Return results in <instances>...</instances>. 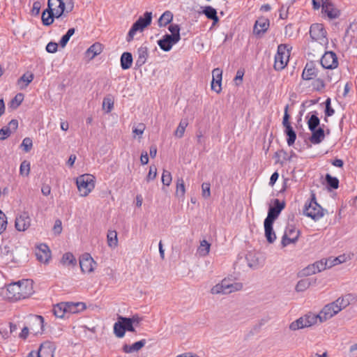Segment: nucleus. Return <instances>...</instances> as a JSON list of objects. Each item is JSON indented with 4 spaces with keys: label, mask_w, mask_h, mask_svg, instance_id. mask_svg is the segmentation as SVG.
Masks as SVG:
<instances>
[{
    "label": "nucleus",
    "mask_w": 357,
    "mask_h": 357,
    "mask_svg": "<svg viewBox=\"0 0 357 357\" xmlns=\"http://www.w3.org/2000/svg\"><path fill=\"white\" fill-rule=\"evenodd\" d=\"M33 293V282L30 280H23L13 282L7 286L6 296L11 301L25 299Z\"/></svg>",
    "instance_id": "f257e3e1"
},
{
    "label": "nucleus",
    "mask_w": 357,
    "mask_h": 357,
    "mask_svg": "<svg viewBox=\"0 0 357 357\" xmlns=\"http://www.w3.org/2000/svg\"><path fill=\"white\" fill-rule=\"evenodd\" d=\"M303 211L304 215L315 221L321 219L324 215V210L317 202L314 193L312 194L311 199L305 202Z\"/></svg>",
    "instance_id": "f03ea898"
},
{
    "label": "nucleus",
    "mask_w": 357,
    "mask_h": 357,
    "mask_svg": "<svg viewBox=\"0 0 357 357\" xmlns=\"http://www.w3.org/2000/svg\"><path fill=\"white\" fill-rule=\"evenodd\" d=\"M76 184L81 197L87 196L95 188V177L91 174H83L76 179Z\"/></svg>",
    "instance_id": "7ed1b4c3"
},
{
    "label": "nucleus",
    "mask_w": 357,
    "mask_h": 357,
    "mask_svg": "<svg viewBox=\"0 0 357 357\" xmlns=\"http://www.w3.org/2000/svg\"><path fill=\"white\" fill-rule=\"evenodd\" d=\"M319 314H315L309 312L305 315L298 318L296 321L291 322L289 325V329L291 331H297L307 327H310L319 321Z\"/></svg>",
    "instance_id": "20e7f679"
},
{
    "label": "nucleus",
    "mask_w": 357,
    "mask_h": 357,
    "mask_svg": "<svg viewBox=\"0 0 357 357\" xmlns=\"http://www.w3.org/2000/svg\"><path fill=\"white\" fill-rule=\"evenodd\" d=\"M151 12H146L144 14L143 17H139V19L132 24V27L130 28L128 33L126 40L128 42H130L133 39L137 31H142L144 28L148 26L151 23Z\"/></svg>",
    "instance_id": "39448f33"
},
{
    "label": "nucleus",
    "mask_w": 357,
    "mask_h": 357,
    "mask_svg": "<svg viewBox=\"0 0 357 357\" xmlns=\"http://www.w3.org/2000/svg\"><path fill=\"white\" fill-rule=\"evenodd\" d=\"M289 51L286 45L281 44L278 47V52L275 56L274 68L281 70L287 66L289 59Z\"/></svg>",
    "instance_id": "423d86ee"
},
{
    "label": "nucleus",
    "mask_w": 357,
    "mask_h": 357,
    "mask_svg": "<svg viewBox=\"0 0 357 357\" xmlns=\"http://www.w3.org/2000/svg\"><path fill=\"white\" fill-rule=\"evenodd\" d=\"M310 35L311 38L319 43L321 46L326 47L328 40L326 37V31L321 24H313L310 26Z\"/></svg>",
    "instance_id": "0eeeda50"
},
{
    "label": "nucleus",
    "mask_w": 357,
    "mask_h": 357,
    "mask_svg": "<svg viewBox=\"0 0 357 357\" xmlns=\"http://www.w3.org/2000/svg\"><path fill=\"white\" fill-rule=\"evenodd\" d=\"M289 105H286L284 107V113L282 120V125L284 127V133L287 136V142L289 146H291L294 144L296 139V132L294 130L289 123L290 116L288 114Z\"/></svg>",
    "instance_id": "6e6552de"
},
{
    "label": "nucleus",
    "mask_w": 357,
    "mask_h": 357,
    "mask_svg": "<svg viewBox=\"0 0 357 357\" xmlns=\"http://www.w3.org/2000/svg\"><path fill=\"white\" fill-rule=\"evenodd\" d=\"M340 312L338 307L334 301L326 305L319 313L320 317L319 322L323 323L331 319Z\"/></svg>",
    "instance_id": "1a4fd4ad"
},
{
    "label": "nucleus",
    "mask_w": 357,
    "mask_h": 357,
    "mask_svg": "<svg viewBox=\"0 0 357 357\" xmlns=\"http://www.w3.org/2000/svg\"><path fill=\"white\" fill-rule=\"evenodd\" d=\"M300 231L293 226L287 227L284 234L282 238V245L286 247L291 243H295L299 237Z\"/></svg>",
    "instance_id": "9d476101"
},
{
    "label": "nucleus",
    "mask_w": 357,
    "mask_h": 357,
    "mask_svg": "<svg viewBox=\"0 0 357 357\" xmlns=\"http://www.w3.org/2000/svg\"><path fill=\"white\" fill-rule=\"evenodd\" d=\"M284 207V202H280L278 199H274L273 206L269 207L267 217L264 220L274 222Z\"/></svg>",
    "instance_id": "9b49d317"
},
{
    "label": "nucleus",
    "mask_w": 357,
    "mask_h": 357,
    "mask_svg": "<svg viewBox=\"0 0 357 357\" xmlns=\"http://www.w3.org/2000/svg\"><path fill=\"white\" fill-rule=\"evenodd\" d=\"M320 62L322 67L326 69H335L338 66L337 55L332 51L325 52Z\"/></svg>",
    "instance_id": "f8f14e48"
},
{
    "label": "nucleus",
    "mask_w": 357,
    "mask_h": 357,
    "mask_svg": "<svg viewBox=\"0 0 357 357\" xmlns=\"http://www.w3.org/2000/svg\"><path fill=\"white\" fill-rule=\"evenodd\" d=\"M31 225V218L28 212L24 211L17 215L15 218V226L17 230L24 231Z\"/></svg>",
    "instance_id": "ddd939ff"
},
{
    "label": "nucleus",
    "mask_w": 357,
    "mask_h": 357,
    "mask_svg": "<svg viewBox=\"0 0 357 357\" xmlns=\"http://www.w3.org/2000/svg\"><path fill=\"white\" fill-rule=\"evenodd\" d=\"M96 265V262L89 253L82 255L79 259V266L83 273L93 272Z\"/></svg>",
    "instance_id": "4468645a"
},
{
    "label": "nucleus",
    "mask_w": 357,
    "mask_h": 357,
    "mask_svg": "<svg viewBox=\"0 0 357 357\" xmlns=\"http://www.w3.org/2000/svg\"><path fill=\"white\" fill-rule=\"evenodd\" d=\"M37 259L43 264H47L51 258V251L45 244H40L36 249Z\"/></svg>",
    "instance_id": "2eb2a0df"
},
{
    "label": "nucleus",
    "mask_w": 357,
    "mask_h": 357,
    "mask_svg": "<svg viewBox=\"0 0 357 357\" xmlns=\"http://www.w3.org/2000/svg\"><path fill=\"white\" fill-rule=\"evenodd\" d=\"M47 9L54 12L55 17L59 18L64 13L65 3L62 0H48Z\"/></svg>",
    "instance_id": "dca6fc26"
},
{
    "label": "nucleus",
    "mask_w": 357,
    "mask_h": 357,
    "mask_svg": "<svg viewBox=\"0 0 357 357\" xmlns=\"http://www.w3.org/2000/svg\"><path fill=\"white\" fill-rule=\"evenodd\" d=\"M18 128V121L16 119H12L8 124L7 126L3 127L0 129V140H4L7 139L13 132H15Z\"/></svg>",
    "instance_id": "f3484780"
},
{
    "label": "nucleus",
    "mask_w": 357,
    "mask_h": 357,
    "mask_svg": "<svg viewBox=\"0 0 357 357\" xmlns=\"http://www.w3.org/2000/svg\"><path fill=\"white\" fill-rule=\"evenodd\" d=\"M222 72L220 68H215L212 71L213 79L211 82V89L216 93H220Z\"/></svg>",
    "instance_id": "a211bd4d"
},
{
    "label": "nucleus",
    "mask_w": 357,
    "mask_h": 357,
    "mask_svg": "<svg viewBox=\"0 0 357 357\" xmlns=\"http://www.w3.org/2000/svg\"><path fill=\"white\" fill-rule=\"evenodd\" d=\"M178 42V40L170 36L169 34H165L162 39L158 40V45L163 51L169 52L172 46Z\"/></svg>",
    "instance_id": "6ab92c4d"
},
{
    "label": "nucleus",
    "mask_w": 357,
    "mask_h": 357,
    "mask_svg": "<svg viewBox=\"0 0 357 357\" xmlns=\"http://www.w3.org/2000/svg\"><path fill=\"white\" fill-rule=\"evenodd\" d=\"M356 300V297L354 294H347L342 297L338 298L334 302L338 307L340 311L346 308L349 306L351 303L355 302Z\"/></svg>",
    "instance_id": "aec40b11"
},
{
    "label": "nucleus",
    "mask_w": 357,
    "mask_h": 357,
    "mask_svg": "<svg viewBox=\"0 0 357 357\" xmlns=\"http://www.w3.org/2000/svg\"><path fill=\"white\" fill-rule=\"evenodd\" d=\"M322 12L326 13L330 19L337 18L340 15V10L336 8L331 1H326L323 5Z\"/></svg>",
    "instance_id": "412c9836"
},
{
    "label": "nucleus",
    "mask_w": 357,
    "mask_h": 357,
    "mask_svg": "<svg viewBox=\"0 0 357 357\" xmlns=\"http://www.w3.org/2000/svg\"><path fill=\"white\" fill-rule=\"evenodd\" d=\"M54 347L50 342H45L40 344L38 354L39 357H54Z\"/></svg>",
    "instance_id": "4be33fe9"
},
{
    "label": "nucleus",
    "mask_w": 357,
    "mask_h": 357,
    "mask_svg": "<svg viewBox=\"0 0 357 357\" xmlns=\"http://www.w3.org/2000/svg\"><path fill=\"white\" fill-rule=\"evenodd\" d=\"M269 26V20L266 18H261L255 22L253 33L255 35H260L264 33Z\"/></svg>",
    "instance_id": "5701e85b"
},
{
    "label": "nucleus",
    "mask_w": 357,
    "mask_h": 357,
    "mask_svg": "<svg viewBox=\"0 0 357 357\" xmlns=\"http://www.w3.org/2000/svg\"><path fill=\"white\" fill-rule=\"evenodd\" d=\"M317 74V70L312 62L307 63L303 71L302 78L305 80L314 79Z\"/></svg>",
    "instance_id": "b1692460"
},
{
    "label": "nucleus",
    "mask_w": 357,
    "mask_h": 357,
    "mask_svg": "<svg viewBox=\"0 0 357 357\" xmlns=\"http://www.w3.org/2000/svg\"><path fill=\"white\" fill-rule=\"evenodd\" d=\"M149 56L148 48L146 46H141L137 50V59L135 61L137 67L142 66L146 61Z\"/></svg>",
    "instance_id": "393cba45"
},
{
    "label": "nucleus",
    "mask_w": 357,
    "mask_h": 357,
    "mask_svg": "<svg viewBox=\"0 0 357 357\" xmlns=\"http://www.w3.org/2000/svg\"><path fill=\"white\" fill-rule=\"evenodd\" d=\"M273 222L264 220L265 237L269 243H273L276 239V235L273 228Z\"/></svg>",
    "instance_id": "a878e982"
},
{
    "label": "nucleus",
    "mask_w": 357,
    "mask_h": 357,
    "mask_svg": "<svg viewBox=\"0 0 357 357\" xmlns=\"http://www.w3.org/2000/svg\"><path fill=\"white\" fill-rule=\"evenodd\" d=\"M102 50V44L100 43H95L87 49L86 51V55L89 57L90 59H93L96 56L100 54Z\"/></svg>",
    "instance_id": "bb28decb"
},
{
    "label": "nucleus",
    "mask_w": 357,
    "mask_h": 357,
    "mask_svg": "<svg viewBox=\"0 0 357 357\" xmlns=\"http://www.w3.org/2000/svg\"><path fill=\"white\" fill-rule=\"evenodd\" d=\"M66 307L68 310V313L75 314L80 312L86 309V305L82 302L77 303H71L67 302L66 303Z\"/></svg>",
    "instance_id": "cd10ccee"
},
{
    "label": "nucleus",
    "mask_w": 357,
    "mask_h": 357,
    "mask_svg": "<svg viewBox=\"0 0 357 357\" xmlns=\"http://www.w3.org/2000/svg\"><path fill=\"white\" fill-rule=\"evenodd\" d=\"M312 136L310 137V141L314 144H318L321 143L325 137L324 130L321 128H316L312 131Z\"/></svg>",
    "instance_id": "c85d7f7f"
},
{
    "label": "nucleus",
    "mask_w": 357,
    "mask_h": 357,
    "mask_svg": "<svg viewBox=\"0 0 357 357\" xmlns=\"http://www.w3.org/2000/svg\"><path fill=\"white\" fill-rule=\"evenodd\" d=\"M202 13L204 14L208 19L213 20V25H215L219 22L217 11L211 6H205Z\"/></svg>",
    "instance_id": "c756f323"
},
{
    "label": "nucleus",
    "mask_w": 357,
    "mask_h": 357,
    "mask_svg": "<svg viewBox=\"0 0 357 357\" xmlns=\"http://www.w3.org/2000/svg\"><path fill=\"white\" fill-rule=\"evenodd\" d=\"M146 344V340H142L136 342L132 345L125 344L123 347V351L125 353L130 354L140 350Z\"/></svg>",
    "instance_id": "7c9ffc66"
},
{
    "label": "nucleus",
    "mask_w": 357,
    "mask_h": 357,
    "mask_svg": "<svg viewBox=\"0 0 357 357\" xmlns=\"http://www.w3.org/2000/svg\"><path fill=\"white\" fill-rule=\"evenodd\" d=\"M132 56L130 52H123L121 56V66L123 70L129 69L132 66Z\"/></svg>",
    "instance_id": "2f4dec72"
},
{
    "label": "nucleus",
    "mask_w": 357,
    "mask_h": 357,
    "mask_svg": "<svg viewBox=\"0 0 357 357\" xmlns=\"http://www.w3.org/2000/svg\"><path fill=\"white\" fill-rule=\"evenodd\" d=\"M243 287V284L241 282H231L230 280L226 279V294L240 291Z\"/></svg>",
    "instance_id": "473e14b6"
},
{
    "label": "nucleus",
    "mask_w": 357,
    "mask_h": 357,
    "mask_svg": "<svg viewBox=\"0 0 357 357\" xmlns=\"http://www.w3.org/2000/svg\"><path fill=\"white\" fill-rule=\"evenodd\" d=\"M53 314L58 318H63L68 313L66 303L55 305L52 309Z\"/></svg>",
    "instance_id": "72a5a7b5"
},
{
    "label": "nucleus",
    "mask_w": 357,
    "mask_h": 357,
    "mask_svg": "<svg viewBox=\"0 0 357 357\" xmlns=\"http://www.w3.org/2000/svg\"><path fill=\"white\" fill-rule=\"evenodd\" d=\"M55 17L54 12H52L48 10V9H45L42 13V22L43 25L50 26L54 22V18Z\"/></svg>",
    "instance_id": "f704fd0d"
},
{
    "label": "nucleus",
    "mask_w": 357,
    "mask_h": 357,
    "mask_svg": "<svg viewBox=\"0 0 357 357\" xmlns=\"http://www.w3.org/2000/svg\"><path fill=\"white\" fill-rule=\"evenodd\" d=\"M114 100L112 95L109 94L106 96L102 101V109L106 113H109L114 107Z\"/></svg>",
    "instance_id": "c9c22d12"
},
{
    "label": "nucleus",
    "mask_w": 357,
    "mask_h": 357,
    "mask_svg": "<svg viewBox=\"0 0 357 357\" xmlns=\"http://www.w3.org/2000/svg\"><path fill=\"white\" fill-rule=\"evenodd\" d=\"M173 14L171 11H165L158 20V25L160 26H165L172 21Z\"/></svg>",
    "instance_id": "e433bc0d"
},
{
    "label": "nucleus",
    "mask_w": 357,
    "mask_h": 357,
    "mask_svg": "<svg viewBox=\"0 0 357 357\" xmlns=\"http://www.w3.org/2000/svg\"><path fill=\"white\" fill-rule=\"evenodd\" d=\"M226 278L223 279L220 283L213 286L211 289L212 294H226Z\"/></svg>",
    "instance_id": "4c0bfd02"
},
{
    "label": "nucleus",
    "mask_w": 357,
    "mask_h": 357,
    "mask_svg": "<svg viewBox=\"0 0 357 357\" xmlns=\"http://www.w3.org/2000/svg\"><path fill=\"white\" fill-rule=\"evenodd\" d=\"M61 263L63 265H71L74 266L76 265L77 261L71 252H66L63 255L61 259Z\"/></svg>",
    "instance_id": "58836bf2"
},
{
    "label": "nucleus",
    "mask_w": 357,
    "mask_h": 357,
    "mask_svg": "<svg viewBox=\"0 0 357 357\" xmlns=\"http://www.w3.org/2000/svg\"><path fill=\"white\" fill-rule=\"evenodd\" d=\"M176 185V196L183 198L185 193V187L183 179L182 178H178Z\"/></svg>",
    "instance_id": "ea45409f"
},
{
    "label": "nucleus",
    "mask_w": 357,
    "mask_h": 357,
    "mask_svg": "<svg viewBox=\"0 0 357 357\" xmlns=\"http://www.w3.org/2000/svg\"><path fill=\"white\" fill-rule=\"evenodd\" d=\"M211 244L206 240H203L200 243V245L197 249V252L201 257L206 256L210 251Z\"/></svg>",
    "instance_id": "a19ab883"
},
{
    "label": "nucleus",
    "mask_w": 357,
    "mask_h": 357,
    "mask_svg": "<svg viewBox=\"0 0 357 357\" xmlns=\"http://www.w3.org/2000/svg\"><path fill=\"white\" fill-rule=\"evenodd\" d=\"M108 246L116 248L118 245L117 233L116 231H109L107 236Z\"/></svg>",
    "instance_id": "79ce46f5"
},
{
    "label": "nucleus",
    "mask_w": 357,
    "mask_h": 357,
    "mask_svg": "<svg viewBox=\"0 0 357 357\" xmlns=\"http://www.w3.org/2000/svg\"><path fill=\"white\" fill-rule=\"evenodd\" d=\"M312 284L310 279H303L298 282L295 289L298 292H302L308 289Z\"/></svg>",
    "instance_id": "37998d69"
},
{
    "label": "nucleus",
    "mask_w": 357,
    "mask_h": 357,
    "mask_svg": "<svg viewBox=\"0 0 357 357\" xmlns=\"http://www.w3.org/2000/svg\"><path fill=\"white\" fill-rule=\"evenodd\" d=\"M114 333L117 337H123L125 335V328L121 320L116 322L114 325Z\"/></svg>",
    "instance_id": "c03bdc74"
},
{
    "label": "nucleus",
    "mask_w": 357,
    "mask_h": 357,
    "mask_svg": "<svg viewBox=\"0 0 357 357\" xmlns=\"http://www.w3.org/2000/svg\"><path fill=\"white\" fill-rule=\"evenodd\" d=\"M24 95L21 93H17L10 102V107L17 109L22 102Z\"/></svg>",
    "instance_id": "a18cd8bd"
},
{
    "label": "nucleus",
    "mask_w": 357,
    "mask_h": 357,
    "mask_svg": "<svg viewBox=\"0 0 357 357\" xmlns=\"http://www.w3.org/2000/svg\"><path fill=\"white\" fill-rule=\"evenodd\" d=\"M320 120L317 114H312L307 121L308 128L311 131H313L319 125Z\"/></svg>",
    "instance_id": "49530a36"
},
{
    "label": "nucleus",
    "mask_w": 357,
    "mask_h": 357,
    "mask_svg": "<svg viewBox=\"0 0 357 357\" xmlns=\"http://www.w3.org/2000/svg\"><path fill=\"white\" fill-rule=\"evenodd\" d=\"M33 75L32 73H30L29 75L24 74L17 81L18 85H20L22 82H25L24 85L20 86L21 89L26 88L29 83L32 82L33 79Z\"/></svg>",
    "instance_id": "de8ad7c7"
},
{
    "label": "nucleus",
    "mask_w": 357,
    "mask_h": 357,
    "mask_svg": "<svg viewBox=\"0 0 357 357\" xmlns=\"http://www.w3.org/2000/svg\"><path fill=\"white\" fill-rule=\"evenodd\" d=\"M326 181L327 185L333 189H337L339 187V180L337 178L332 176L329 174L326 175Z\"/></svg>",
    "instance_id": "09e8293b"
},
{
    "label": "nucleus",
    "mask_w": 357,
    "mask_h": 357,
    "mask_svg": "<svg viewBox=\"0 0 357 357\" xmlns=\"http://www.w3.org/2000/svg\"><path fill=\"white\" fill-rule=\"evenodd\" d=\"M168 29L172 33L169 36L179 41L181 39L179 26L178 24H171Z\"/></svg>",
    "instance_id": "8fccbe9b"
},
{
    "label": "nucleus",
    "mask_w": 357,
    "mask_h": 357,
    "mask_svg": "<svg viewBox=\"0 0 357 357\" xmlns=\"http://www.w3.org/2000/svg\"><path fill=\"white\" fill-rule=\"evenodd\" d=\"M75 30L74 28H70L68 30L67 33L61 37L59 43L62 47H64L66 45L70 37L75 33Z\"/></svg>",
    "instance_id": "3c124183"
},
{
    "label": "nucleus",
    "mask_w": 357,
    "mask_h": 357,
    "mask_svg": "<svg viewBox=\"0 0 357 357\" xmlns=\"http://www.w3.org/2000/svg\"><path fill=\"white\" fill-rule=\"evenodd\" d=\"M119 319L123 321V326L125 328V332L126 331H130V332L135 331V328L133 327V324L132 323L131 319L129 317H119Z\"/></svg>",
    "instance_id": "603ef678"
},
{
    "label": "nucleus",
    "mask_w": 357,
    "mask_h": 357,
    "mask_svg": "<svg viewBox=\"0 0 357 357\" xmlns=\"http://www.w3.org/2000/svg\"><path fill=\"white\" fill-rule=\"evenodd\" d=\"M30 172V162L27 160L22 162L20 167V173L22 176H28Z\"/></svg>",
    "instance_id": "864d4df0"
},
{
    "label": "nucleus",
    "mask_w": 357,
    "mask_h": 357,
    "mask_svg": "<svg viewBox=\"0 0 357 357\" xmlns=\"http://www.w3.org/2000/svg\"><path fill=\"white\" fill-rule=\"evenodd\" d=\"M255 255L252 254H249L247 255L246 259L248 262V266L252 268H257L261 265V263L259 261L258 259L256 260H253L252 258H254Z\"/></svg>",
    "instance_id": "5fc2aeb1"
},
{
    "label": "nucleus",
    "mask_w": 357,
    "mask_h": 357,
    "mask_svg": "<svg viewBox=\"0 0 357 357\" xmlns=\"http://www.w3.org/2000/svg\"><path fill=\"white\" fill-rule=\"evenodd\" d=\"M33 146V142L32 139L29 137H25L21 144V147L23 149V150L28 153L31 151Z\"/></svg>",
    "instance_id": "6e6d98bb"
},
{
    "label": "nucleus",
    "mask_w": 357,
    "mask_h": 357,
    "mask_svg": "<svg viewBox=\"0 0 357 357\" xmlns=\"http://www.w3.org/2000/svg\"><path fill=\"white\" fill-rule=\"evenodd\" d=\"M11 250L8 245L1 246L0 257L6 258L7 260L11 257Z\"/></svg>",
    "instance_id": "4d7b16f0"
},
{
    "label": "nucleus",
    "mask_w": 357,
    "mask_h": 357,
    "mask_svg": "<svg viewBox=\"0 0 357 357\" xmlns=\"http://www.w3.org/2000/svg\"><path fill=\"white\" fill-rule=\"evenodd\" d=\"M172 178L170 172L163 170L162 175V183L164 185L169 186L172 182Z\"/></svg>",
    "instance_id": "13d9d810"
},
{
    "label": "nucleus",
    "mask_w": 357,
    "mask_h": 357,
    "mask_svg": "<svg viewBox=\"0 0 357 357\" xmlns=\"http://www.w3.org/2000/svg\"><path fill=\"white\" fill-rule=\"evenodd\" d=\"M319 272V270L314 264L308 266L303 270V274L305 275H313Z\"/></svg>",
    "instance_id": "bf43d9fd"
},
{
    "label": "nucleus",
    "mask_w": 357,
    "mask_h": 357,
    "mask_svg": "<svg viewBox=\"0 0 357 357\" xmlns=\"http://www.w3.org/2000/svg\"><path fill=\"white\" fill-rule=\"evenodd\" d=\"M325 114L326 116H331L334 114L335 110L331 106V98H328L325 101Z\"/></svg>",
    "instance_id": "052dcab7"
},
{
    "label": "nucleus",
    "mask_w": 357,
    "mask_h": 357,
    "mask_svg": "<svg viewBox=\"0 0 357 357\" xmlns=\"http://www.w3.org/2000/svg\"><path fill=\"white\" fill-rule=\"evenodd\" d=\"M7 218L6 215L0 210V234H1L6 228Z\"/></svg>",
    "instance_id": "680f3d73"
},
{
    "label": "nucleus",
    "mask_w": 357,
    "mask_h": 357,
    "mask_svg": "<svg viewBox=\"0 0 357 357\" xmlns=\"http://www.w3.org/2000/svg\"><path fill=\"white\" fill-rule=\"evenodd\" d=\"M157 176V169L155 166H151L149 168V174L146 178L147 182L155 178Z\"/></svg>",
    "instance_id": "e2e57ef3"
},
{
    "label": "nucleus",
    "mask_w": 357,
    "mask_h": 357,
    "mask_svg": "<svg viewBox=\"0 0 357 357\" xmlns=\"http://www.w3.org/2000/svg\"><path fill=\"white\" fill-rule=\"evenodd\" d=\"M145 125L144 123H139L137 127H133L132 128V132L136 135H139L141 136L144 130H145Z\"/></svg>",
    "instance_id": "0e129e2a"
},
{
    "label": "nucleus",
    "mask_w": 357,
    "mask_h": 357,
    "mask_svg": "<svg viewBox=\"0 0 357 357\" xmlns=\"http://www.w3.org/2000/svg\"><path fill=\"white\" fill-rule=\"evenodd\" d=\"M202 196L204 198H208L211 196L210 184L204 183L202 185Z\"/></svg>",
    "instance_id": "69168bd1"
},
{
    "label": "nucleus",
    "mask_w": 357,
    "mask_h": 357,
    "mask_svg": "<svg viewBox=\"0 0 357 357\" xmlns=\"http://www.w3.org/2000/svg\"><path fill=\"white\" fill-rule=\"evenodd\" d=\"M313 87L314 89L320 91L325 87L324 82L321 79L318 78L313 82Z\"/></svg>",
    "instance_id": "338daca9"
},
{
    "label": "nucleus",
    "mask_w": 357,
    "mask_h": 357,
    "mask_svg": "<svg viewBox=\"0 0 357 357\" xmlns=\"http://www.w3.org/2000/svg\"><path fill=\"white\" fill-rule=\"evenodd\" d=\"M58 49V44L54 42H50L46 46V50L49 53H55Z\"/></svg>",
    "instance_id": "774afa93"
}]
</instances>
